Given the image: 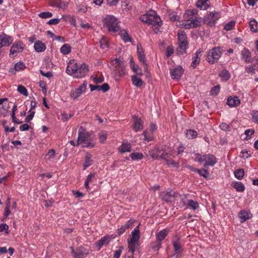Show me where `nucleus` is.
<instances>
[{
    "instance_id": "nucleus-1",
    "label": "nucleus",
    "mask_w": 258,
    "mask_h": 258,
    "mask_svg": "<svg viewBox=\"0 0 258 258\" xmlns=\"http://www.w3.org/2000/svg\"><path fill=\"white\" fill-rule=\"evenodd\" d=\"M89 71L88 66L85 63L78 64L74 59H71L67 68L66 73L69 75L74 74L76 78H81L85 77Z\"/></svg>"
},
{
    "instance_id": "nucleus-38",
    "label": "nucleus",
    "mask_w": 258,
    "mask_h": 258,
    "mask_svg": "<svg viewBox=\"0 0 258 258\" xmlns=\"http://www.w3.org/2000/svg\"><path fill=\"white\" fill-rule=\"evenodd\" d=\"M112 65L113 66V69L115 71L119 66H121L123 63V61L118 58H115L112 60Z\"/></svg>"
},
{
    "instance_id": "nucleus-56",
    "label": "nucleus",
    "mask_w": 258,
    "mask_h": 258,
    "mask_svg": "<svg viewBox=\"0 0 258 258\" xmlns=\"http://www.w3.org/2000/svg\"><path fill=\"white\" fill-rule=\"evenodd\" d=\"M162 242L160 241H157L156 243H152L151 244V247L155 250H158L161 247Z\"/></svg>"
},
{
    "instance_id": "nucleus-30",
    "label": "nucleus",
    "mask_w": 258,
    "mask_h": 258,
    "mask_svg": "<svg viewBox=\"0 0 258 258\" xmlns=\"http://www.w3.org/2000/svg\"><path fill=\"white\" fill-rule=\"evenodd\" d=\"M131 80L133 84L136 87H140L144 84L143 80L140 78H138L136 75L132 76L131 77Z\"/></svg>"
},
{
    "instance_id": "nucleus-16",
    "label": "nucleus",
    "mask_w": 258,
    "mask_h": 258,
    "mask_svg": "<svg viewBox=\"0 0 258 258\" xmlns=\"http://www.w3.org/2000/svg\"><path fill=\"white\" fill-rule=\"evenodd\" d=\"M201 25V22L197 19H190V21H186L184 24L185 29L195 28Z\"/></svg>"
},
{
    "instance_id": "nucleus-55",
    "label": "nucleus",
    "mask_w": 258,
    "mask_h": 258,
    "mask_svg": "<svg viewBox=\"0 0 258 258\" xmlns=\"http://www.w3.org/2000/svg\"><path fill=\"white\" fill-rule=\"evenodd\" d=\"M128 228V225L127 224H124L120 228L118 229L117 234L118 235H120L123 234L125 231Z\"/></svg>"
},
{
    "instance_id": "nucleus-25",
    "label": "nucleus",
    "mask_w": 258,
    "mask_h": 258,
    "mask_svg": "<svg viewBox=\"0 0 258 258\" xmlns=\"http://www.w3.org/2000/svg\"><path fill=\"white\" fill-rule=\"evenodd\" d=\"M210 0H198L196 4V6L201 10H207L210 5L207 3Z\"/></svg>"
},
{
    "instance_id": "nucleus-9",
    "label": "nucleus",
    "mask_w": 258,
    "mask_h": 258,
    "mask_svg": "<svg viewBox=\"0 0 258 258\" xmlns=\"http://www.w3.org/2000/svg\"><path fill=\"white\" fill-rule=\"evenodd\" d=\"M87 82L84 81V83L80 85L79 88L71 92V97L74 99H77L86 90Z\"/></svg>"
},
{
    "instance_id": "nucleus-4",
    "label": "nucleus",
    "mask_w": 258,
    "mask_h": 258,
    "mask_svg": "<svg viewBox=\"0 0 258 258\" xmlns=\"http://www.w3.org/2000/svg\"><path fill=\"white\" fill-rule=\"evenodd\" d=\"M222 54L221 48L215 47L209 50L207 55V60L211 64H214L218 61Z\"/></svg>"
},
{
    "instance_id": "nucleus-50",
    "label": "nucleus",
    "mask_w": 258,
    "mask_h": 258,
    "mask_svg": "<svg viewBox=\"0 0 258 258\" xmlns=\"http://www.w3.org/2000/svg\"><path fill=\"white\" fill-rule=\"evenodd\" d=\"M100 142L103 143L107 139V133L105 131H101L98 135Z\"/></svg>"
},
{
    "instance_id": "nucleus-39",
    "label": "nucleus",
    "mask_w": 258,
    "mask_h": 258,
    "mask_svg": "<svg viewBox=\"0 0 258 258\" xmlns=\"http://www.w3.org/2000/svg\"><path fill=\"white\" fill-rule=\"evenodd\" d=\"M177 36L179 43L188 42L185 33L183 31H179Z\"/></svg>"
},
{
    "instance_id": "nucleus-52",
    "label": "nucleus",
    "mask_w": 258,
    "mask_h": 258,
    "mask_svg": "<svg viewBox=\"0 0 258 258\" xmlns=\"http://www.w3.org/2000/svg\"><path fill=\"white\" fill-rule=\"evenodd\" d=\"M25 68V64L21 61L16 63L15 65V69L17 71L24 70Z\"/></svg>"
},
{
    "instance_id": "nucleus-3",
    "label": "nucleus",
    "mask_w": 258,
    "mask_h": 258,
    "mask_svg": "<svg viewBox=\"0 0 258 258\" xmlns=\"http://www.w3.org/2000/svg\"><path fill=\"white\" fill-rule=\"evenodd\" d=\"M220 12L213 11L208 13L203 19V23L210 27L214 26L216 22L220 18Z\"/></svg>"
},
{
    "instance_id": "nucleus-54",
    "label": "nucleus",
    "mask_w": 258,
    "mask_h": 258,
    "mask_svg": "<svg viewBox=\"0 0 258 258\" xmlns=\"http://www.w3.org/2000/svg\"><path fill=\"white\" fill-rule=\"evenodd\" d=\"M39 17L41 18H50L52 16V13L49 12H44L39 14Z\"/></svg>"
},
{
    "instance_id": "nucleus-5",
    "label": "nucleus",
    "mask_w": 258,
    "mask_h": 258,
    "mask_svg": "<svg viewBox=\"0 0 258 258\" xmlns=\"http://www.w3.org/2000/svg\"><path fill=\"white\" fill-rule=\"evenodd\" d=\"M104 24L109 28L110 31L116 32L119 30L117 19L113 16H108L104 20Z\"/></svg>"
},
{
    "instance_id": "nucleus-35",
    "label": "nucleus",
    "mask_w": 258,
    "mask_h": 258,
    "mask_svg": "<svg viewBox=\"0 0 258 258\" xmlns=\"http://www.w3.org/2000/svg\"><path fill=\"white\" fill-rule=\"evenodd\" d=\"M186 138L188 139H192L196 138L198 136L197 132L193 130H186V133L185 134Z\"/></svg>"
},
{
    "instance_id": "nucleus-18",
    "label": "nucleus",
    "mask_w": 258,
    "mask_h": 258,
    "mask_svg": "<svg viewBox=\"0 0 258 258\" xmlns=\"http://www.w3.org/2000/svg\"><path fill=\"white\" fill-rule=\"evenodd\" d=\"M162 152V150L159 147H155L151 150L149 151V155L153 159H157L159 157L160 158L161 154L164 153Z\"/></svg>"
},
{
    "instance_id": "nucleus-37",
    "label": "nucleus",
    "mask_w": 258,
    "mask_h": 258,
    "mask_svg": "<svg viewBox=\"0 0 258 258\" xmlns=\"http://www.w3.org/2000/svg\"><path fill=\"white\" fill-rule=\"evenodd\" d=\"M128 252H131L132 254V258H134L133 255L135 251L137 242H132V241H127Z\"/></svg>"
},
{
    "instance_id": "nucleus-43",
    "label": "nucleus",
    "mask_w": 258,
    "mask_h": 258,
    "mask_svg": "<svg viewBox=\"0 0 258 258\" xmlns=\"http://www.w3.org/2000/svg\"><path fill=\"white\" fill-rule=\"evenodd\" d=\"M244 175V171L243 169H237L234 171L235 176L239 180L241 179Z\"/></svg>"
},
{
    "instance_id": "nucleus-17",
    "label": "nucleus",
    "mask_w": 258,
    "mask_h": 258,
    "mask_svg": "<svg viewBox=\"0 0 258 258\" xmlns=\"http://www.w3.org/2000/svg\"><path fill=\"white\" fill-rule=\"evenodd\" d=\"M140 230L139 225L137 226L134 230L132 232V237L130 239H128L127 241H132V242L138 243L140 239Z\"/></svg>"
},
{
    "instance_id": "nucleus-42",
    "label": "nucleus",
    "mask_w": 258,
    "mask_h": 258,
    "mask_svg": "<svg viewBox=\"0 0 258 258\" xmlns=\"http://www.w3.org/2000/svg\"><path fill=\"white\" fill-rule=\"evenodd\" d=\"M187 206L190 207L193 210H195L199 208V204L198 202L194 201L192 200H187Z\"/></svg>"
},
{
    "instance_id": "nucleus-7",
    "label": "nucleus",
    "mask_w": 258,
    "mask_h": 258,
    "mask_svg": "<svg viewBox=\"0 0 258 258\" xmlns=\"http://www.w3.org/2000/svg\"><path fill=\"white\" fill-rule=\"evenodd\" d=\"M154 14H148V25H152L154 26L159 27L162 25V22L160 18L158 16L155 12H153Z\"/></svg>"
},
{
    "instance_id": "nucleus-44",
    "label": "nucleus",
    "mask_w": 258,
    "mask_h": 258,
    "mask_svg": "<svg viewBox=\"0 0 258 258\" xmlns=\"http://www.w3.org/2000/svg\"><path fill=\"white\" fill-rule=\"evenodd\" d=\"M130 157L133 160H141L143 158V155L141 153H133L130 155Z\"/></svg>"
},
{
    "instance_id": "nucleus-58",
    "label": "nucleus",
    "mask_w": 258,
    "mask_h": 258,
    "mask_svg": "<svg viewBox=\"0 0 258 258\" xmlns=\"http://www.w3.org/2000/svg\"><path fill=\"white\" fill-rule=\"evenodd\" d=\"M123 249L122 246H120L119 249L116 251H115L114 253L113 254L114 258H119L122 252V250Z\"/></svg>"
},
{
    "instance_id": "nucleus-62",
    "label": "nucleus",
    "mask_w": 258,
    "mask_h": 258,
    "mask_svg": "<svg viewBox=\"0 0 258 258\" xmlns=\"http://www.w3.org/2000/svg\"><path fill=\"white\" fill-rule=\"evenodd\" d=\"M73 116V114H67L66 113H63L62 114H61V119L63 121H67L70 118H71L72 116Z\"/></svg>"
},
{
    "instance_id": "nucleus-8",
    "label": "nucleus",
    "mask_w": 258,
    "mask_h": 258,
    "mask_svg": "<svg viewBox=\"0 0 258 258\" xmlns=\"http://www.w3.org/2000/svg\"><path fill=\"white\" fill-rule=\"evenodd\" d=\"M24 49L23 43L20 41H16L12 46L10 49V55L14 54L17 55V54L22 52Z\"/></svg>"
},
{
    "instance_id": "nucleus-12",
    "label": "nucleus",
    "mask_w": 258,
    "mask_h": 258,
    "mask_svg": "<svg viewBox=\"0 0 258 258\" xmlns=\"http://www.w3.org/2000/svg\"><path fill=\"white\" fill-rule=\"evenodd\" d=\"M203 160H205V162L204 165L205 167L207 166H213L217 162L216 158L212 154H206L203 155Z\"/></svg>"
},
{
    "instance_id": "nucleus-27",
    "label": "nucleus",
    "mask_w": 258,
    "mask_h": 258,
    "mask_svg": "<svg viewBox=\"0 0 258 258\" xmlns=\"http://www.w3.org/2000/svg\"><path fill=\"white\" fill-rule=\"evenodd\" d=\"M34 47L35 51L38 52L44 51L46 49V46L44 43L39 40L36 41L35 42Z\"/></svg>"
},
{
    "instance_id": "nucleus-57",
    "label": "nucleus",
    "mask_w": 258,
    "mask_h": 258,
    "mask_svg": "<svg viewBox=\"0 0 258 258\" xmlns=\"http://www.w3.org/2000/svg\"><path fill=\"white\" fill-rule=\"evenodd\" d=\"M110 89V87L107 83H104L100 86V90H102L103 92L108 91Z\"/></svg>"
},
{
    "instance_id": "nucleus-53",
    "label": "nucleus",
    "mask_w": 258,
    "mask_h": 258,
    "mask_svg": "<svg viewBox=\"0 0 258 258\" xmlns=\"http://www.w3.org/2000/svg\"><path fill=\"white\" fill-rule=\"evenodd\" d=\"M77 8L78 12L79 13H85L88 10V7L87 6H84L83 5H78Z\"/></svg>"
},
{
    "instance_id": "nucleus-21",
    "label": "nucleus",
    "mask_w": 258,
    "mask_h": 258,
    "mask_svg": "<svg viewBox=\"0 0 258 258\" xmlns=\"http://www.w3.org/2000/svg\"><path fill=\"white\" fill-rule=\"evenodd\" d=\"M133 128L136 132L143 130V121L141 118H138L137 117L135 118V120L133 125Z\"/></svg>"
},
{
    "instance_id": "nucleus-22",
    "label": "nucleus",
    "mask_w": 258,
    "mask_h": 258,
    "mask_svg": "<svg viewBox=\"0 0 258 258\" xmlns=\"http://www.w3.org/2000/svg\"><path fill=\"white\" fill-rule=\"evenodd\" d=\"M169 232V230L166 228L162 230H161L159 232L157 233L156 236L157 241L162 242V241L165 238L166 236L168 235Z\"/></svg>"
},
{
    "instance_id": "nucleus-23",
    "label": "nucleus",
    "mask_w": 258,
    "mask_h": 258,
    "mask_svg": "<svg viewBox=\"0 0 258 258\" xmlns=\"http://www.w3.org/2000/svg\"><path fill=\"white\" fill-rule=\"evenodd\" d=\"M110 240V237L108 235L102 237L96 243V246L98 247V249H100L103 245L108 244Z\"/></svg>"
},
{
    "instance_id": "nucleus-28",
    "label": "nucleus",
    "mask_w": 258,
    "mask_h": 258,
    "mask_svg": "<svg viewBox=\"0 0 258 258\" xmlns=\"http://www.w3.org/2000/svg\"><path fill=\"white\" fill-rule=\"evenodd\" d=\"M203 52V50L201 49H198V50L195 53V56L193 57L192 63L195 65L199 64L200 62V57L202 56V53Z\"/></svg>"
},
{
    "instance_id": "nucleus-19",
    "label": "nucleus",
    "mask_w": 258,
    "mask_h": 258,
    "mask_svg": "<svg viewBox=\"0 0 258 258\" xmlns=\"http://www.w3.org/2000/svg\"><path fill=\"white\" fill-rule=\"evenodd\" d=\"M227 104L230 107H236L240 104V100L237 96L229 97L227 99Z\"/></svg>"
},
{
    "instance_id": "nucleus-2",
    "label": "nucleus",
    "mask_w": 258,
    "mask_h": 258,
    "mask_svg": "<svg viewBox=\"0 0 258 258\" xmlns=\"http://www.w3.org/2000/svg\"><path fill=\"white\" fill-rule=\"evenodd\" d=\"M84 144L83 148H92L95 146V143L91 139L89 133L86 131L85 128L81 126L79 129L77 145Z\"/></svg>"
},
{
    "instance_id": "nucleus-24",
    "label": "nucleus",
    "mask_w": 258,
    "mask_h": 258,
    "mask_svg": "<svg viewBox=\"0 0 258 258\" xmlns=\"http://www.w3.org/2000/svg\"><path fill=\"white\" fill-rule=\"evenodd\" d=\"M188 44V42L179 43L178 47L177 48V54L179 55H182L185 53L186 52Z\"/></svg>"
},
{
    "instance_id": "nucleus-6",
    "label": "nucleus",
    "mask_w": 258,
    "mask_h": 258,
    "mask_svg": "<svg viewBox=\"0 0 258 258\" xmlns=\"http://www.w3.org/2000/svg\"><path fill=\"white\" fill-rule=\"evenodd\" d=\"M72 249V253L74 258H83L88 254V251L84 247L81 246L74 250L73 247Z\"/></svg>"
},
{
    "instance_id": "nucleus-49",
    "label": "nucleus",
    "mask_w": 258,
    "mask_h": 258,
    "mask_svg": "<svg viewBox=\"0 0 258 258\" xmlns=\"http://www.w3.org/2000/svg\"><path fill=\"white\" fill-rule=\"evenodd\" d=\"M220 86L219 85H217L214 87L212 88L210 91V93L211 95L216 96L220 92Z\"/></svg>"
},
{
    "instance_id": "nucleus-60",
    "label": "nucleus",
    "mask_w": 258,
    "mask_h": 258,
    "mask_svg": "<svg viewBox=\"0 0 258 258\" xmlns=\"http://www.w3.org/2000/svg\"><path fill=\"white\" fill-rule=\"evenodd\" d=\"M139 19L142 22L148 24V14L141 16Z\"/></svg>"
},
{
    "instance_id": "nucleus-20",
    "label": "nucleus",
    "mask_w": 258,
    "mask_h": 258,
    "mask_svg": "<svg viewBox=\"0 0 258 258\" xmlns=\"http://www.w3.org/2000/svg\"><path fill=\"white\" fill-rule=\"evenodd\" d=\"M241 54L242 58L244 59L246 62L249 63L251 61V55L250 51L248 49L244 48L241 51Z\"/></svg>"
},
{
    "instance_id": "nucleus-59",
    "label": "nucleus",
    "mask_w": 258,
    "mask_h": 258,
    "mask_svg": "<svg viewBox=\"0 0 258 258\" xmlns=\"http://www.w3.org/2000/svg\"><path fill=\"white\" fill-rule=\"evenodd\" d=\"M130 65L134 72H136L137 70H139V66L135 64L132 58L130 59Z\"/></svg>"
},
{
    "instance_id": "nucleus-26",
    "label": "nucleus",
    "mask_w": 258,
    "mask_h": 258,
    "mask_svg": "<svg viewBox=\"0 0 258 258\" xmlns=\"http://www.w3.org/2000/svg\"><path fill=\"white\" fill-rule=\"evenodd\" d=\"M166 156H167V154L163 153L161 154L160 158L164 160L166 164L169 166H171L174 167H177L178 166V163L175 162L174 160L169 159Z\"/></svg>"
},
{
    "instance_id": "nucleus-10",
    "label": "nucleus",
    "mask_w": 258,
    "mask_h": 258,
    "mask_svg": "<svg viewBox=\"0 0 258 258\" xmlns=\"http://www.w3.org/2000/svg\"><path fill=\"white\" fill-rule=\"evenodd\" d=\"M174 248V253L172 256L176 255L175 258H178V255L181 253L182 250V246L179 238L174 239L172 241Z\"/></svg>"
},
{
    "instance_id": "nucleus-13",
    "label": "nucleus",
    "mask_w": 258,
    "mask_h": 258,
    "mask_svg": "<svg viewBox=\"0 0 258 258\" xmlns=\"http://www.w3.org/2000/svg\"><path fill=\"white\" fill-rule=\"evenodd\" d=\"M69 3L62 0H51L49 2V5L52 7H56L58 8L65 10L68 7Z\"/></svg>"
},
{
    "instance_id": "nucleus-15",
    "label": "nucleus",
    "mask_w": 258,
    "mask_h": 258,
    "mask_svg": "<svg viewBox=\"0 0 258 258\" xmlns=\"http://www.w3.org/2000/svg\"><path fill=\"white\" fill-rule=\"evenodd\" d=\"M197 15L198 10L197 9L186 10L184 14V18L186 21H190V19H197Z\"/></svg>"
},
{
    "instance_id": "nucleus-29",
    "label": "nucleus",
    "mask_w": 258,
    "mask_h": 258,
    "mask_svg": "<svg viewBox=\"0 0 258 258\" xmlns=\"http://www.w3.org/2000/svg\"><path fill=\"white\" fill-rule=\"evenodd\" d=\"M119 150L121 153H124V152H129L131 151V144L127 143V142H125V141H123L121 144V146H120V148H119Z\"/></svg>"
},
{
    "instance_id": "nucleus-51",
    "label": "nucleus",
    "mask_w": 258,
    "mask_h": 258,
    "mask_svg": "<svg viewBox=\"0 0 258 258\" xmlns=\"http://www.w3.org/2000/svg\"><path fill=\"white\" fill-rule=\"evenodd\" d=\"M116 73L118 74L119 77L122 76L125 74V68L123 63L119 66V68L115 71Z\"/></svg>"
},
{
    "instance_id": "nucleus-61",
    "label": "nucleus",
    "mask_w": 258,
    "mask_h": 258,
    "mask_svg": "<svg viewBox=\"0 0 258 258\" xmlns=\"http://www.w3.org/2000/svg\"><path fill=\"white\" fill-rule=\"evenodd\" d=\"M174 52L173 47L172 46H168L166 48V56H170Z\"/></svg>"
},
{
    "instance_id": "nucleus-46",
    "label": "nucleus",
    "mask_w": 258,
    "mask_h": 258,
    "mask_svg": "<svg viewBox=\"0 0 258 258\" xmlns=\"http://www.w3.org/2000/svg\"><path fill=\"white\" fill-rule=\"evenodd\" d=\"M233 187L237 191L242 192L245 189L244 185L241 182H236L235 183Z\"/></svg>"
},
{
    "instance_id": "nucleus-14",
    "label": "nucleus",
    "mask_w": 258,
    "mask_h": 258,
    "mask_svg": "<svg viewBox=\"0 0 258 258\" xmlns=\"http://www.w3.org/2000/svg\"><path fill=\"white\" fill-rule=\"evenodd\" d=\"M161 196L162 200L167 203H168L172 202V201L176 197V193L172 191L169 192H162L161 193Z\"/></svg>"
},
{
    "instance_id": "nucleus-63",
    "label": "nucleus",
    "mask_w": 258,
    "mask_h": 258,
    "mask_svg": "<svg viewBox=\"0 0 258 258\" xmlns=\"http://www.w3.org/2000/svg\"><path fill=\"white\" fill-rule=\"evenodd\" d=\"M60 21V19L57 18H54L50 20L48 22L47 24L49 25H56L58 24V23Z\"/></svg>"
},
{
    "instance_id": "nucleus-32",
    "label": "nucleus",
    "mask_w": 258,
    "mask_h": 258,
    "mask_svg": "<svg viewBox=\"0 0 258 258\" xmlns=\"http://www.w3.org/2000/svg\"><path fill=\"white\" fill-rule=\"evenodd\" d=\"M138 57L139 61L142 62L144 65V70L145 72H148L147 64L146 63V60L144 53H138Z\"/></svg>"
},
{
    "instance_id": "nucleus-31",
    "label": "nucleus",
    "mask_w": 258,
    "mask_h": 258,
    "mask_svg": "<svg viewBox=\"0 0 258 258\" xmlns=\"http://www.w3.org/2000/svg\"><path fill=\"white\" fill-rule=\"evenodd\" d=\"M119 35L124 42H132V38L125 30H121Z\"/></svg>"
},
{
    "instance_id": "nucleus-40",
    "label": "nucleus",
    "mask_w": 258,
    "mask_h": 258,
    "mask_svg": "<svg viewBox=\"0 0 258 258\" xmlns=\"http://www.w3.org/2000/svg\"><path fill=\"white\" fill-rule=\"evenodd\" d=\"M249 215V213H248L247 212L244 211H241L239 213V218L241 220V221L242 222H243L246 220L249 219L250 218Z\"/></svg>"
},
{
    "instance_id": "nucleus-64",
    "label": "nucleus",
    "mask_w": 258,
    "mask_h": 258,
    "mask_svg": "<svg viewBox=\"0 0 258 258\" xmlns=\"http://www.w3.org/2000/svg\"><path fill=\"white\" fill-rule=\"evenodd\" d=\"M252 118L253 119V121L254 122L258 123V111H253V113L252 114Z\"/></svg>"
},
{
    "instance_id": "nucleus-48",
    "label": "nucleus",
    "mask_w": 258,
    "mask_h": 258,
    "mask_svg": "<svg viewBox=\"0 0 258 258\" xmlns=\"http://www.w3.org/2000/svg\"><path fill=\"white\" fill-rule=\"evenodd\" d=\"M235 24V22L234 21H231L227 23L224 26V29L227 31H230L233 29Z\"/></svg>"
},
{
    "instance_id": "nucleus-45",
    "label": "nucleus",
    "mask_w": 258,
    "mask_h": 258,
    "mask_svg": "<svg viewBox=\"0 0 258 258\" xmlns=\"http://www.w3.org/2000/svg\"><path fill=\"white\" fill-rule=\"evenodd\" d=\"M92 163H93V161L91 159L90 156V155L86 156L85 158V163L83 165L84 169H85L86 168H87L88 167L91 165L92 164Z\"/></svg>"
},
{
    "instance_id": "nucleus-11",
    "label": "nucleus",
    "mask_w": 258,
    "mask_h": 258,
    "mask_svg": "<svg viewBox=\"0 0 258 258\" xmlns=\"http://www.w3.org/2000/svg\"><path fill=\"white\" fill-rule=\"evenodd\" d=\"M184 72V69L181 66H178L174 69L170 70V75L172 79L174 80H179L183 73Z\"/></svg>"
},
{
    "instance_id": "nucleus-47",
    "label": "nucleus",
    "mask_w": 258,
    "mask_h": 258,
    "mask_svg": "<svg viewBox=\"0 0 258 258\" xmlns=\"http://www.w3.org/2000/svg\"><path fill=\"white\" fill-rule=\"evenodd\" d=\"M17 91L21 94L25 96H27L28 95V91L26 88L22 85H19L18 86Z\"/></svg>"
},
{
    "instance_id": "nucleus-33",
    "label": "nucleus",
    "mask_w": 258,
    "mask_h": 258,
    "mask_svg": "<svg viewBox=\"0 0 258 258\" xmlns=\"http://www.w3.org/2000/svg\"><path fill=\"white\" fill-rule=\"evenodd\" d=\"M60 51L63 54H68L71 51V47L69 44H64L60 48Z\"/></svg>"
},
{
    "instance_id": "nucleus-36",
    "label": "nucleus",
    "mask_w": 258,
    "mask_h": 258,
    "mask_svg": "<svg viewBox=\"0 0 258 258\" xmlns=\"http://www.w3.org/2000/svg\"><path fill=\"white\" fill-rule=\"evenodd\" d=\"M219 76L223 81H227L230 78V74L228 71L226 70H222L219 74Z\"/></svg>"
},
{
    "instance_id": "nucleus-41",
    "label": "nucleus",
    "mask_w": 258,
    "mask_h": 258,
    "mask_svg": "<svg viewBox=\"0 0 258 258\" xmlns=\"http://www.w3.org/2000/svg\"><path fill=\"white\" fill-rule=\"evenodd\" d=\"M196 172L198 173L201 176L207 178L210 175L209 172L204 168L202 169H198L197 170H195Z\"/></svg>"
},
{
    "instance_id": "nucleus-34",
    "label": "nucleus",
    "mask_w": 258,
    "mask_h": 258,
    "mask_svg": "<svg viewBox=\"0 0 258 258\" xmlns=\"http://www.w3.org/2000/svg\"><path fill=\"white\" fill-rule=\"evenodd\" d=\"M249 25L250 30L252 32L256 33L258 31V29L257 27V23L254 19H253L250 21L249 22Z\"/></svg>"
}]
</instances>
